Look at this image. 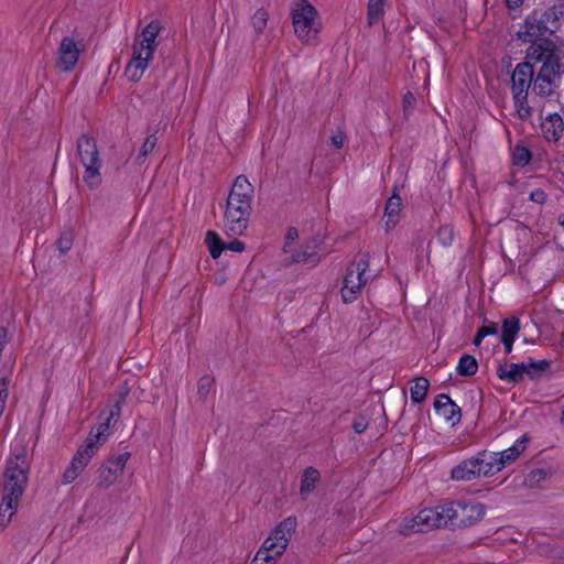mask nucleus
Wrapping results in <instances>:
<instances>
[{"instance_id":"f257e3e1","label":"nucleus","mask_w":564,"mask_h":564,"mask_svg":"<svg viewBox=\"0 0 564 564\" xmlns=\"http://www.w3.org/2000/svg\"><path fill=\"white\" fill-rule=\"evenodd\" d=\"M564 17V2L545 10H534L521 24L517 36L524 43H531L529 47H545L551 44L552 53L556 54V44L550 39L561 28V18Z\"/></svg>"},{"instance_id":"f03ea898","label":"nucleus","mask_w":564,"mask_h":564,"mask_svg":"<svg viewBox=\"0 0 564 564\" xmlns=\"http://www.w3.org/2000/svg\"><path fill=\"white\" fill-rule=\"evenodd\" d=\"M253 187L243 175L236 177L227 198L225 209L226 230L235 236L245 232L251 215Z\"/></svg>"},{"instance_id":"7ed1b4c3","label":"nucleus","mask_w":564,"mask_h":564,"mask_svg":"<svg viewBox=\"0 0 564 564\" xmlns=\"http://www.w3.org/2000/svg\"><path fill=\"white\" fill-rule=\"evenodd\" d=\"M162 29L158 20H153L138 34L132 44V55L124 68L129 82H138L148 69L158 47V36Z\"/></svg>"},{"instance_id":"20e7f679","label":"nucleus","mask_w":564,"mask_h":564,"mask_svg":"<svg viewBox=\"0 0 564 564\" xmlns=\"http://www.w3.org/2000/svg\"><path fill=\"white\" fill-rule=\"evenodd\" d=\"M527 59L534 64H542L536 76L533 77V91L540 96H550L553 93L555 79L561 74V62L557 54H553L550 46L528 47Z\"/></svg>"},{"instance_id":"39448f33","label":"nucleus","mask_w":564,"mask_h":564,"mask_svg":"<svg viewBox=\"0 0 564 564\" xmlns=\"http://www.w3.org/2000/svg\"><path fill=\"white\" fill-rule=\"evenodd\" d=\"M25 453L14 454L9 457L1 479V497L8 507L20 503L28 487L30 466L24 462Z\"/></svg>"},{"instance_id":"423d86ee","label":"nucleus","mask_w":564,"mask_h":564,"mask_svg":"<svg viewBox=\"0 0 564 564\" xmlns=\"http://www.w3.org/2000/svg\"><path fill=\"white\" fill-rule=\"evenodd\" d=\"M533 62L519 63L511 74V93L518 116L528 120L532 116V108L528 102L529 89L532 86L534 70Z\"/></svg>"},{"instance_id":"0eeeda50","label":"nucleus","mask_w":564,"mask_h":564,"mask_svg":"<svg viewBox=\"0 0 564 564\" xmlns=\"http://www.w3.org/2000/svg\"><path fill=\"white\" fill-rule=\"evenodd\" d=\"M77 154L84 166V183L89 188H97L102 182V164L96 140L87 134H83L77 140Z\"/></svg>"},{"instance_id":"6e6552de","label":"nucleus","mask_w":564,"mask_h":564,"mask_svg":"<svg viewBox=\"0 0 564 564\" xmlns=\"http://www.w3.org/2000/svg\"><path fill=\"white\" fill-rule=\"evenodd\" d=\"M292 24L297 39L306 44L316 42L319 32L318 13L307 0H297L292 8Z\"/></svg>"},{"instance_id":"1a4fd4ad","label":"nucleus","mask_w":564,"mask_h":564,"mask_svg":"<svg viewBox=\"0 0 564 564\" xmlns=\"http://www.w3.org/2000/svg\"><path fill=\"white\" fill-rule=\"evenodd\" d=\"M486 507L478 501H452L443 505L446 525L452 530L465 529L485 516Z\"/></svg>"},{"instance_id":"9d476101","label":"nucleus","mask_w":564,"mask_h":564,"mask_svg":"<svg viewBox=\"0 0 564 564\" xmlns=\"http://www.w3.org/2000/svg\"><path fill=\"white\" fill-rule=\"evenodd\" d=\"M295 517L284 519L264 540L263 544L271 549V552H274V555L281 556L288 546L289 539L295 532Z\"/></svg>"},{"instance_id":"9b49d317","label":"nucleus","mask_w":564,"mask_h":564,"mask_svg":"<svg viewBox=\"0 0 564 564\" xmlns=\"http://www.w3.org/2000/svg\"><path fill=\"white\" fill-rule=\"evenodd\" d=\"M129 457L130 453L126 452L102 464L98 470L97 487L101 489L110 487L115 482L117 476L122 474Z\"/></svg>"},{"instance_id":"f8f14e48","label":"nucleus","mask_w":564,"mask_h":564,"mask_svg":"<svg viewBox=\"0 0 564 564\" xmlns=\"http://www.w3.org/2000/svg\"><path fill=\"white\" fill-rule=\"evenodd\" d=\"M82 48L72 36H64L57 51L56 65L63 72H70L77 64Z\"/></svg>"},{"instance_id":"ddd939ff","label":"nucleus","mask_w":564,"mask_h":564,"mask_svg":"<svg viewBox=\"0 0 564 564\" xmlns=\"http://www.w3.org/2000/svg\"><path fill=\"white\" fill-rule=\"evenodd\" d=\"M323 238L319 236L312 237L306 240L297 250L291 256L294 263H303L307 267H314L321 261L322 257Z\"/></svg>"},{"instance_id":"4468645a","label":"nucleus","mask_w":564,"mask_h":564,"mask_svg":"<svg viewBox=\"0 0 564 564\" xmlns=\"http://www.w3.org/2000/svg\"><path fill=\"white\" fill-rule=\"evenodd\" d=\"M370 256L368 252H361L349 263L346 270L344 282H368L375 278L369 269Z\"/></svg>"},{"instance_id":"2eb2a0df","label":"nucleus","mask_w":564,"mask_h":564,"mask_svg":"<svg viewBox=\"0 0 564 564\" xmlns=\"http://www.w3.org/2000/svg\"><path fill=\"white\" fill-rule=\"evenodd\" d=\"M435 411L447 422L455 426L462 417L460 408L445 393H441L434 401Z\"/></svg>"},{"instance_id":"dca6fc26","label":"nucleus","mask_w":564,"mask_h":564,"mask_svg":"<svg viewBox=\"0 0 564 564\" xmlns=\"http://www.w3.org/2000/svg\"><path fill=\"white\" fill-rule=\"evenodd\" d=\"M481 475L482 471L480 468V463L477 460L476 456L462 460L451 471L452 479L457 481H469L478 478Z\"/></svg>"},{"instance_id":"f3484780","label":"nucleus","mask_w":564,"mask_h":564,"mask_svg":"<svg viewBox=\"0 0 564 564\" xmlns=\"http://www.w3.org/2000/svg\"><path fill=\"white\" fill-rule=\"evenodd\" d=\"M417 519L423 532L430 531L434 528L447 527L443 506L421 510L417 513Z\"/></svg>"},{"instance_id":"a211bd4d","label":"nucleus","mask_w":564,"mask_h":564,"mask_svg":"<svg viewBox=\"0 0 564 564\" xmlns=\"http://www.w3.org/2000/svg\"><path fill=\"white\" fill-rule=\"evenodd\" d=\"M402 199L395 187L392 195L388 198L384 207L383 221L386 231L392 230L399 223Z\"/></svg>"},{"instance_id":"6ab92c4d","label":"nucleus","mask_w":564,"mask_h":564,"mask_svg":"<svg viewBox=\"0 0 564 564\" xmlns=\"http://www.w3.org/2000/svg\"><path fill=\"white\" fill-rule=\"evenodd\" d=\"M527 373L531 379H535V372L528 369V366H524V362L521 364H505L503 366H499L497 370V376L501 380H508L513 383L521 382L523 380V375Z\"/></svg>"},{"instance_id":"aec40b11","label":"nucleus","mask_w":564,"mask_h":564,"mask_svg":"<svg viewBox=\"0 0 564 564\" xmlns=\"http://www.w3.org/2000/svg\"><path fill=\"white\" fill-rule=\"evenodd\" d=\"M543 137L547 141L556 142L561 139L564 131V122L562 117L557 113H550L541 123Z\"/></svg>"},{"instance_id":"412c9836","label":"nucleus","mask_w":564,"mask_h":564,"mask_svg":"<svg viewBox=\"0 0 564 564\" xmlns=\"http://www.w3.org/2000/svg\"><path fill=\"white\" fill-rule=\"evenodd\" d=\"M476 457L480 463L484 476L495 475L503 468L502 463H500V453L484 449L478 452Z\"/></svg>"},{"instance_id":"4be33fe9","label":"nucleus","mask_w":564,"mask_h":564,"mask_svg":"<svg viewBox=\"0 0 564 564\" xmlns=\"http://www.w3.org/2000/svg\"><path fill=\"white\" fill-rule=\"evenodd\" d=\"M90 459L91 457L89 455H86L77 449L68 467L63 474V484L68 485L73 482L88 465Z\"/></svg>"},{"instance_id":"5701e85b","label":"nucleus","mask_w":564,"mask_h":564,"mask_svg":"<svg viewBox=\"0 0 564 564\" xmlns=\"http://www.w3.org/2000/svg\"><path fill=\"white\" fill-rule=\"evenodd\" d=\"M319 481L321 473L315 467L308 466L303 470L300 486V495L303 500L314 491Z\"/></svg>"},{"instance_id":"b1692460","label":"nucleus","mask_w":564,"mask_h":564,"mask_svg":"<svg viewBox=\"0 0 564 564\" xmlns=\"http://www.w3.org/2000/svg\"><path fill=\"white\" fill-rule=\"evenodd\" d=\"M245 249L246 245L237 238L229 242H225L216 232H214V260L219 258L224 251H232L239 253Z\"/></svg>"},{"instance_id":"393cba45","label":"nucleus","mask_w":564,"mask_h":564,"mask_svg":"<svg viewBox=\"0 0 564 564\" xmlns=\"http://www.w3.org/2000/svg\"><path fill=\"white\" fill-rule=\"evenodd\" d=\"M528 441L529 437L527 434H524L518 438L512 446L500 452V463H502L503 467L511 464L520 456V454L525 449V444Z\"/></svg>"},{"instance_id":"a878e982","label":"nucleus","mask_w":564,"mask_h":564,"mask_svg":"<svg viewBox=\"0 0 564 564\" xmlns=\"http://www.w3.org/2000/svg\"><path fill=\"white\" fill-rule=\"evenodd\" d=\"M430 388V381L425 377H417L414 379V386L410 388L411 400L414 404L422 403L426 397Z\"/></svg>"},{"instance_id":"bb28decb","label":"nucleus","mask_w":564,"mask_h":564,"mask_svg":"<svg viewBox=\"0 0 564 564\" xmlns=\"http://www.w3.org/2000/svg\"><path fill=\"white\" fill-rule=\"evenodd\" d=\"M478 370V362L477 359L468 354H464L459 360L458 365L456 367V371L459 376L463 377H470L474 376Z\"/></svg>"},{"instance_id":"cd10ccee","label":"nucleus","mask_w":564,"mask_h":564,"mask_svg":"<svg viewBox=\"0 0 564 564\" xmlns=\"http://www.w3.org/2000/svg\"><path fill=\"white\" fill-rule=\"evenodd\" d=\"M384 3L386 0H369L367 10V19L369 25L376 24L383 17Z\"/></svg>"},{"instance_id":"c85d7f7f","label":"nucleus","mask_w":564,"mask_h":564,"mask_svg":"<svg viewBox=\"0 0 564 564\" xmlns=\"http://www.w3.org/2000/svg\"><path fill=\"white\" fill-rule=\"evenodd\" d=\"M104 443H105L104 440L96 438V431H95V427H93L90 430V432L88 433L84 444L82 446H79L78 451L93 457L98 449V445L104 444Z\"/></svg>"},{"instance_id":"c756f323","label":"nucleus","mask_w":564,"mask_h":564,"mask_svg":"<svg viewBox=\"0 0 564 564\" xmlns=\"http://www.w3.org/2000/svg\"><path fill=\"white\" fill-rule=\"evenodd\" d=\"M107 411L104 410L98 415V425L96 426V438L104 440L105 442L108 440L110 433V425L113 423L107 415Z\"/></svg>"},{"instance_id":"7c9ffc66","label":"nucleus","mask_w":564,"mask_h":564,"mask_svg":"<svg viewBox=\"0 0 564 564\" xmlns=\"http://www.w3.org/2000/svg\"><path fill=\"white\" fill-rule=\"evenodd\" d=\"M212 391V377L204 376L199 379L197 384V401L200 405L205 406L208 402V395Z\"/></svg>"},{"instance_id":"2f4dec72","label":"nucleus","mask_w":564,"mask_h":564,"mask_svg":"<svg viewBox=\"0 0 564 564\" xmlns=\"http://www.w3.org/2000/svg\"><path fill=\"white\" fill-rule=\"evenodd\" d=\"M366 284H343L340 289L341 300L345 304L352 303L362 292Z\"/></svg>"},{"instance_id":"473e14b6","label":"nucleus","mask_w":564,"mask_h":564,"mask_svg":"<svg viewBox=\"0 0 564 564\" xmlns=\"http://www.w3.org/2000/svg\"><path fill=\"white\" fill-rule=\"evenodd\" d=\"M19 507V503H13L12 506L8 507V505H4V498L1 497V503H0V530H4L9 523L12 520L13 514L15 513L17 509Z\"/></svg>"},{"instance_id":"72a5a7b5","label":"nucleus","mask_w":564,"mask_h":564,"mask_svg":"<svg viewBox=\"0 0 564 564\" xmlns=\"http://www.w3.org/2000/svg\"><path fill=\"white\" fill-rule=\"evenodd\" d=\"M520 330V321L516 316L505 318L502 322V334L501 337H509L516 339Z\"/></svg>"},{"instance_id":"f704fd0d","label":"nucleus","mask_w":564,"mask_h":564,"mask_svg":"<svg viewBox=\"0 0 564 564\" xmlns=\"http://www.w3.org/2000/svg\"><path fill=\"white\" fill-rule=\"evenodd\" d=\"M278 557L280 556L274 555V552H271V549H269L265 544H262L261 549L256 553L250 564H273Z\"/></svg>"},{"instance_id":"c9c22d12","label":"nucleus","mask_w":564,"mask_h":564,"mask_svg":"<svg viewBox=\"0 0 564 564\" xmlns=\"http://www.w3.org/2000/svg\"><path fill=\"white\" fill-rule=\"evenodd\" d=\"M269 14L267 10L260 8L251 17V24L257 33H262L267 26Z\"/></svg>"},{"instance_id":"e433bc0d","label":"nucleus","mask_w":564,"mask_h":564,"mask_svg":"<svg viewBox=\"0 0 564 564\" xmlns=\"http://www.w3.org/2000/svg\"><path fill=\"white\" fill-rule=\"evenodd\" d=\"M512 156L513 163L518 166H525L532 159L530 150L523 145H517Z\"/></svg>"},{"instance_id":"4c0bfd02","label":"nucleus","mask_w":564,"mask_h":564,"mask_svg":"<svg viewBox=\"0 0 564 564\" xmlns=\"http://www.w3.org/2000/svg\"><path fill=\"white\" fill-rule=\"evenodd\" d=\"M547 473L543 468L532 469L524 478V484L529 487H538L546 479Z\"/></svg>"},{"instance_id":"58836bf2","label":"nucleus","mask_w":564,"mask_h":564,"mask_svg":"<svg viewBox=\"0 0 564 564\" xmlns=\"http://www.w3.org/2000/svg\"><path fill=\"white\" fill-rule=\"evenodd\" d=\"M156 142H158V139L154 134H151L145 138V140L140 149V153L137 156V161L139 163H142L147 159V156L153 152V150L156 145Z\"/></svg>"},{"instance_id":"ea45409f","label":"nucleus","mask_w":564,"mask_h":564,"mask_svg":"<svg viewBox=\"0 0 564 564\" xmlns=\"http://www.w3.org/2000/svg\"><path fill=\"white\" fill-rule=\"evenodd\" d=\"M399 532L403 535L423 532L421 523H419L417 514L411 519H405L403 523L400 525Z\"/></svg>"},{"instance_id":"a19ab883","label":"nucleus","mask_w":564,"mask_h":564,"mask_svg":"<svg viewBox=\"0 0 564 564\" xmlns=\"http://www.w3.org/2000/svg\"><path fill=\"white\" fill-rule=\"evenodd\" d=\"M524 366H528L529 370L534 371L535 378H539L541 373L546 372L550 369L551 364L546 359L535 361L534 359L529 358L528 362H524Z\"/></svg>"},{"instance_id":"79ce46f5","label":"nucleus","mask_w":564,"mask_h":564,"mask_svg":"<svg viewBox=\"0 0 564 564\" xmlns=\"http://www.w3.org/2000/svg\"><path fill=\"white\" fill-rule=\"evenodd\" d=\"M454 231L449 226H442L437 231V238L444 247H448L453 242Z\"/></svg>"},{"instance_id":"37998d69","label":"nucleus","mask_w":564,"mask_h":564,"mask_svg":"<svg viewBox=\"0 0 564 564\" xmlns=\"http://www.w3.org/2000/svg\"><path fill=\"white\" fill-rule=\"evenodd\" d=\"M73 247V235L70 232H64L57 240V248L61 253L68 252Z\"/></svg>"},{"instance_id":"c03bdc74","label":"nucleus","mask_w":564,"mask_h":564,"mask_svg":"<svg viewBox=\"0 0 564 564\" xmlns=\"http://www.w3.org/2000/svg\"><path fill=\"white\" fill-rule=\"evenodd\" d=\"M9 397V379L8 378H1L0 379V415H2L6 402Z\"/></svg>"},{"instance_id":"a18cd8bd","label":"nucleus","mask_w":564,"mask_h":564,"mask_svg":"<svg viewBox=\"0 0 564 564\" xmlns=\"http://www.w3.org/2000/svg\"><path fill=\"white\" fill-rule=\"evenodd\" d=\"M369 425V421L366 414L360 413L352 423V430L357 434L364 433Z\"/></svg>"},{"instance_id":"49530a36","label":"nucleus","mask_w":564,"mask_h":564,"mask_svg":"<svg viewBox=\"0 0 564 564\" xmlns=\"http://www.w3.org/2000/svg\"><path fill=\"white\" fill-rule=\"evenodd\" d=\"M122 406L123 403L115 401V403L110 406L109 411L107 412L106 415L113 422L112 425H115L120 419Z\"/></svg>"},{"instance_id":"de8ad7c7","label":"nucleus","mask_w":564,"mask_h":564,"mask_svg":"<svg viewBox=\"0 0 564 564\" xmlns=\"http://www.w3.org/2000/svg\"><path fill=\"white\" fill-rule=\"evenodd\" d=\"M546 199H547V195L542 188H534L530 193V200H532L539 205H543L546 202Z\"/></svg>"},{"instance_id":"09e8293b","label":"nucleus","mask_w":564,"mask_h":564,"mask_svg":"<svg viewBox=\"0 0 564 564\" xmlns=\"http://www.w3.org/2000/svg\"><path fill=\"white\" fill-rule=\"evenodd\" d=\"M129 393H130V388L127 386V383H124L123 386H120L115 393V398H116L115 401L124 404L126 399Z\"/></svg>"},{"instance_id":"8fccbe9b","label":"nucleus","mask_w":564,"mask_h":564,"mask_svg":"<svg viewBox=\"0 0 564 564\" xmlns=\"http://www.w3.org/2000/svg\"><path fill=\"white\" fill-rule=\"evenodd\" d=\"M478 332H480L485 337L489 335L497 334L498 329L495 323H491L489 325H482L478 328Z\"/></svg>"},{"instance_id":"3c124183","label":"nucleus","mask_w":564,"mask_h":564,"mask_svg":"<svg viewBox=\"0 0 564 564\" xmlns=\"http://www.w3.org/2000/svg\"><path fill=\"white\" fill-rule=\"evenodd\" d=\"M344 141H345V135H344L343 132H337L336 134H334L332 137V143L337 149H341L343 148Z\"/></svg>"},{"instance_id":"603ef678","label":"nucleus","mask_w":564,"mask_h":564,"mask_svg":"<svg viewBox=\"0 0 564 564\" xmlns=\"http://www.w3.org/2000/svg\"><path fill=\"white\" fill-rule=\"evenodd\" d=\"M404 109L411 108L415 104V97L412 93H406L403 96Z\"/></svg>"},{"instance_id":"864d4df0","label":"nucleus","mask_w":564,"mask_h":564,"mask_svg":"<svg viewBox=\"0 0 564 564\" xmlns=\"http://www.w3.org/2000/svg\"><path fill=\"white\" fill-rule=\"evenodd\" d=\"M299 237V232H297V229L294 228V227H290L286 231V243H291L293 242L296 238Z\"/></svg>"},{"instance_id":"5fc2aeb1","label":"nucleus","mask_w":564,"mask_h":564,"mask_svg":"<svg viewBox=\"0 0 564 564\" xmlns=\"http://www.w3.org/2000/svg\"><path fill=\"white\" fill-rule=\"evenodd\" d=\"M513 341H514V339H513V338H509V337H501V343L503 344L505 351H506L507 354H510V352L512 351Z\"/></svg>"},{"instance_id":"6e6d98bb","label":"nucleus","mask_w":564,"mask_h":564,"mask_svg":"<svg viewBox=\"0 0 564 564\" xmlns=\"http://www.w3.org/2000/svg\"><path fill=\"white\" fill-rule=\"evenodd\" d=\"M208 251L212 253V230H207L204 240Z\"/></svg>"},{"instance_id":"4d7b16f0","label":"nucleus","mask_w":564,"mask_h":564,"mask_svg":"<svg viewBox=\"0 0 564 564\" xmlns=\"http://www.w3.org/2000/svg\"><path fill=\"white\" fill-rule=\"evenodd\" d=\"M484 338H485V336H484L480 332H478V330H477V333H476V335H475V337H474V339H473V344H474L475 346H478V345H480V343H481V340H482Z\"/></svg>"},{"instance_id":"13d9d810","label":"nucleus","mask_w":564,"mask_h":564,"mask_svg":"<svg viewBox=\"0 0 564 564\" xmlns=\"http://www.w3.org/2000/svg\"><path fill=\"white\" fill-rule=\"evenodd\" d=\"M507 3L511 8H517L523 3V0H507Z\"/></svg>"}]
</instances>
